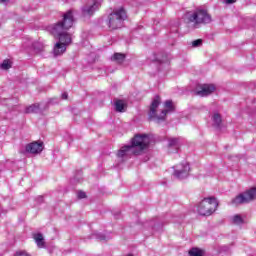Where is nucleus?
<instances>
[{"mask_svg":"<svg viewBox=\"0 0 256 256\" xmlns=\"http://www.w3.org/2000/svg\"><path fill=\"white\" fill-rule=\"evenodd\" d=\"M75 23V18L73 17V11L69 10L64 13L62 20L58 21L52 27V33L58 37L59 42L54 46L53 53L55 57H59L67 51V45H71L73 38L71 34L67 33Z\"/></svg>","mask_w":256,"mask_h":256,"instance_id":"obj_1","label":"nucleus"},{"mask_svg":"<svg viewBox=\"0 0 256 256\" xmlns=\"http://www.w3.org/2000/svg\"><path fill=\"white\" fill-rule=\"evenodd\" d=\"M151 140L146 134L136 135L132 139V145L123 146L119 151L118 157H127V155H141L147 147H149Z\"/></svg>","mask_w":256,"mask_h":256,"instance_id":"obj_2","label":"nucleus"},{"mask_svg":"<svg viewBox=\"0 0 256 256\" xmlns=\"http://www.w3.org/2000/svg\"><path fill=\"white\" fill-rule=\"evenodd\" d=\"M159 105H161V97L155 96L150 106L149 117L151 119H155L157 123H160V121H165L167 113H173V111H175V105L171 100H167L164 103V110H162L160 114L157 113V108L159 107Z\"/></svg>","mask_w":256,"mask_h":256,"instance_id":"obj_3","label":"nucleus"},{"mask_svg":"<svg viewBox=\"0 0 256 256\" xmlns=\"http://www.w3.org/2000/svg\"><path fill=\"white\" fill-rule=\"evenodd\" d=\"M187 23H193L195 29H199L201 25H207L213 21L211 14L206 9L198 8L185 14Z\"/></svg>","mask_w":256,"mask_h":256,"instance_id":"obj_4","label":"nucleus"},{"mask_svg":"<svg viewBox=\"0 0 256 256\" xmlns=\"http://www.w3.org/2000/svg\"><path fill=\"white\" fill-rule=\"evenodd\" d=\"M125 19H127V12L125 8L120 7L108 15L107 25L109 29H121Z\"/></svg>","mask_w":256,"mask_h":256,"instance_id":"obj_5","label":"nucleus"},{"mask_svg":"<svg viewBox=\"0 0 256 256\" xmlns=\"http://www.w3.org/2000/svg\"><path fill=\"white\" fill-rule=\"evenodd\" d=\"M217 207H219V202H217V199L211 197V198H204L198 205V213L199 215H202L203 217H209L210 215H213L215 211H217Z\"/></svg>","mask_w":256,"mask_h":256,"instance_id":"obj_6","label":"nucleus"},{"mask_svg":"<svg viewBox=\"0 0 256 256\" xmlns=\"http://www.w3.org/2000/svg\"><path fill=\"white\" fill-rule=\"evenodd\" d=\"M189 171H191V168L187 162L178 164L174 167V177L176 179H187L189 177Z\"/></svg>","mask_w":256,"mask_h":256,"instance_id":"obj_7","label":"nucleus"},{"mask_svg":"<svg viewBox=\"0 0 256 256\" xmlns=\"http://www.w3.org/2000/svg\"><path fill=\"white\" fill-rule=\"evenodd\" d=\"M101 7V3L97 0H88L87 3L82 7V15L84 17H91Z\"/></svg>","mask_w":256,"mask_h":256,"instance_id":"obj_8","label":"nucleus"},{"mask_svg":"<svg viewBox=\"0 0 256 256\" xmlns=\"http://www.w3.org/2000/svg\"><path fill=\"white\" fill-rule=\"evenodd\" d=\"M43 151V142H31L26 145V153L31 155H39Z\"/></svg>","mask_w":256,"mask_h":256,"instance_id":"obj_9","label":"nucleus"},{"mask_svg":"<svg viewBox=\"0 0 256 256\" xmlns=\"http://www.w3.org/2000/svg\"><path fill=\"white\" fill-rule=\"evenodd\" d=\"M215 91V85L213 84H203L200 86V90L196 91V95L199 97H207Z\"/></svg>","mask_w":256,"mask_h":256,"instance_id":"obj_10","label":"nucleus"},{"mask_svg":"<svg viewBox=\"0 0 256 256\" xmlns=\"http://www.w3.org/2000/svg\"><path fill=\"white\" fill-rule=\"evenodd\" d=\"M247 202V199L245 197V194H239L238 196H236L234 199L231 200L230 205H233L234 207H239V205H243Z\"/></svg>","mask_w":256,"mask_h":256,"instance_id":"obj_11","label":"nucleus"},{"mask_svg":"<svg viewBox=\"0 0 256 256\" xmlns=\"http://www.w3.org/2000/svg\"><path fill=\"white\" fill-rule=\"evenodd\" d=\"M33 239L37 244V247H39L40 249H43V247H45V238H43V234L41 233L34 234Z\"/></svg>","mask_w":256,"mask_h":256,"instance_id":"obj_12","label":"nucleus"},{"mask_svg":"<svg viewBox=\"0 0 256 256\" xmlns=\"http://www.w3.org/2000/svg\"><path fill=\"white\" fill-rule=\"evenodd\" d=\"M114 107H115V111H117L118 113H125L127 109V104H125L123 100H117L114 103Z\"/></svg>","mask_w":256,"mask_h":256,"instance_id":"obj_13","label":"nucleus"},{"mask_svg":"<svg viewBox=\"0 0 256 256\" xmlns=\"http://www.w3.org/2000/svg\"><path fill=\"white\" fill-rule=\"evenodd\" d=\"M244 197H246L247 202L255 201L256 199V188H251L250 190L244 192Z\"/></svg>","mask_w":256,"mask_h":256,"instance_id":"obj_14","label":"nucleus"},{"mask_svg":"<svg viewBox=\"0 0 256 256\" xmlns=\"http://www.w3.org/2000/svg\"><path fill=\"white\" fill-rule=\"evenodd\" d=\"M125 54L123 53H114L111 57V61H114L115 63H118V65H121L125 61Z\"/></svg>","mask_w":256,"mask_h":256,"instance_id":"obj_15","label":"nucleus"},{"mask_svg":"<svg viewBox=\"0 0 256 256\" xmlns=\"http://www.w3.org/2000/svg\"><path fill=\"white\" fill-rule=\"evenodd\" d=\"M213 126L214 127H221V123L223 122V119L221 118V115L219 113H215L212 116Z\"/></svg>","mask_w":256,"mask_h":256,"instance_id":"obj_16","label":"nucleus"},{"mask_svg":"<svg viewBox=\"0 0 256 256\" xmlns=\"http://www.w3.org/2000/svg\"><path fill=\"white\" fill-rule=\"evenodd\" d=\"M168 147L169 149H174L175 151H177L179 149V139L171 138L168 141Z\"/></svg>","mask_w":256,"mask_h":256,"instance_id":"obj_17","label":"nucleus"},{"mask_svg":"<svg viewBox=\"0 0 256 256\" xmlns=\"http://www.w3.org/2000/svg\"><path fill=\"white\" fill-rule=\"evenodd\" d=\"M40 106L39 104H32L25 109V113H39Z\"/></svg>","mask_w":256,"mask_h":256,"instance_id":"obj_18","label":"nucleus"},{"mask_svg":"<svg viewBox=\"0 0 256 256\" xmlns=\"http://www.w3.org/2000/svg\"><path fill=\"white\" fill-rule=\"evenodd\" d=\"M232 223H234V225H243V223H245V220H243V217H241V215L236 214L232 217Z\"/></svg>","mask_w":256,"mask_h":256,"instance_id":"obj_19","label":"nucleus"},{"mask_svg":"<svg viewBox=\"0 0 256 256\" xmlns=\"http://www.w3.org/2000/svg\"><path fill=\"white\" fill-rule=\"evenodd\" d=\"M190 256H203V251L199 250L198 248H192L189 251Z\"/></svg>","mask_w":256,"mask_h":256,"instance_id":"obj_20","label":"nucleus"},{"mask_svg":"<svg viewBox=\"0 0 256 256\" xmlns=\"http://www.w3.org/2000/svg\"><path fill=\"white\" fill-rule=\"evenodd\" d=\"M1 69L7 71V69H11V61L4 60L3 63L0 65Z\"/></svg>","mask_w":256,"mask_h":256,"instance_id":"obj_21","label":"nucleus"},{"mask_svg":"<svg viewBox=\"0 0 256 256\" xmlns=\"http://www.w3.org/2000/svg\"><path fill=\"white\" fill-rule=\"evenodd\" d=\"M203 45V40L202 39H197L192 41V47H201Z\"/></svg>","mask_w":256,"mask_h":256,"instance_id":"obj_22","label":"nucleus"},{"mask_svg":"<svg viewBox=\"0 0 256 256\" xmlns=\"http://www.w3.org/2000/svg\"><path fill=\"white\" fill-rule=\"evenodd\" d=\"M77 197L78 199H85L87 198V194L84 191H78Z\"/></svg>","mask_w":256,"mask_h":256,"instance_id":"obj_23","label":"nucleus"},{"mask_svg":"<svg viewBox=\"0 0 256 256\" xmlns=\"http://www.w3.org/2000/svg\"><path fill=\"white\" fill-rule=\"evenodd\" d=\"M96 237L99 239V241H107V236L101 233L96 234Z\"/></svg>","mask_w":256,"mask_h":256,"instance_id":"obj_24","label":"nucleus"},{"mask_svg":"<svg viewBox=\"0 0 256 256\" xmlns=\"http://www.w3.org/2000/svg\"><path fill=\"white\" fill-rule=\"evenodd\" d=\"M236 1L237 0H221V3H224V5H233Z\"/></svg>","mask_w":256,"mask_h":256,"instance_id":"obj_25","label":"nucleus"},{"mask_svg":"<svg viewBox=\"0 0 256 256\" xmlns=\"http://www.w3.org/2000/svg\"><path fill=\"white\" fill-rule=\"evenodd\" d=\"M61 97L62 99H67L69 95L67 94V92H64Z\"/></svg>","mask_w":256,"mask_h":256,"instance_id":"obj_26","label":"nucleus"},{"mask_svg":"<svg viewBox=\"0 0 256 256\" xmlns=\"http://www.w3.org/2000/svg\"><path fill=\"white\" fill-rule=\"evenodd\" d=\"M37 200H38V203H43V196H39V197L37 198Z\"/></svg>","mask_w":256,"mask_h":256,"instance_id":"obj_27","label":"nucleus"},{"mask_svg":"<svg viewBox=\"0 0 256 256\" xmlns=\"http://www.w3.org/2000/svg\"><path fill=\"white\" fill-rule=\"evenodd\" d=\"M0 3H7V0H0Z\"/></svg>","mask_w":256,"mask_h":256,"instance_id":"obj_28","label":"nucleus"},{"mask_svg":"<svg viewBox=\"0 0 256 256\" xmlns=\"http://www.w3.org/2000/svg\"><path fill=\"white\" fill-rule=\"evenodd\" d=\"M161 61V63H164L165 62V60H160Z\"/></svg>","mask_w":256,"mask_h":256,"instance_id":"obj_29","label":"nucleus"},{"mask_svg":"<svg viewBox=\"0 0 256 256\" xmlns=\"http://www.w3.org/2000/svg\"><path fill=\"white\" fill-rule=\"evenodd\" d=\"M126 256H133L132 254H128V255H126Z\"/></svg>","mask_w":256,"mask_h":256,"instance_id":"obj_30","label":"nucleus"}]
</instances>
